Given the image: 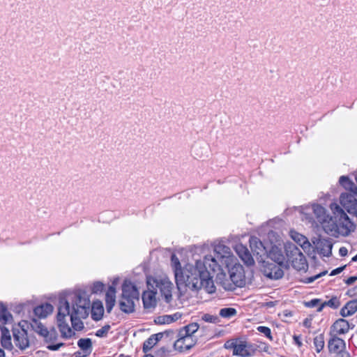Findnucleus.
Listing matches in <instances>:
<instances>
[{
    "label": "nucleus",
    "instance_id": "obj_1",
    "mask_svg": "<svg viewBox=\"0 0 357 357\" xmlns=\"http://www.w3.org/2000/svg\"><path fill=\"white\" fill-rule=\"evenodd\" d=\"M172 261L177 286L183 285L192 291L204 290L208 294L215 291L211 272L220 268L219 265L211 255H206L202 260H197L195 265H186L182 268L179 259L173 255Z\"/></svg>",
    "mask_w": 357,
    "mask_h": 357
},
{
    "label": "nucleus",
    "instance_id": "obj_2",
    "mask_svg": "<svg viewBox=\"0 0 357 357\" xmlns=\"http://www.w3.org/2000/svg\"><path fill=\"white\" fill-rule=\"evenodd\" d=\"M335 209L339 215L337 222H332L329 225H324V229L327 233H337L342 236H347L355 230L356 225L340 206L336 205Z\"/></svg>",
    "mask_w": 357,
    "mask_h": 357
},
{
    "label": "nucleus",
    "instance_id": "obj_3",
    "mask_svg": "<svg viewBox=\"0 0 357 357\" xmlns=\"http://www.w3.org/2000/svg\"><path fill=\"white\" fill-rule=\"evenodd\" d=\"M139 291L137 287L130 280H124L122 284V295L119 302L120 309L130 313L135 310V301H139Z\"/></svg>",
    "mask_w": 357,
    "mask_h": 357
},
{
    "label": "nucleus",
    "instance_id": "obj_4",
    "mask_svg": "<svg viewBox=\"0 0 357 357\" xmlns=\"http://www.w3.org/2000/svg\"><path fill=\"white\" fill-rule=\"evenodd\" d=\"M72 313L79 317L86 319L89 314L91 301L90 295L84 289H76L73 292Z\"/></svg>",
    "mask_w": 357,
    "mask_h": 357
},
{
    "label": "nucleus",
    "instance_id": "obj_5",
    "mask_svg": "<svg viewBox=\"0 0 357 357\" xmlns=\"http://www.w3.org/2000/svg\"><path fill=\"white\" fill-rule=\"evenodd\" d=\"M215 259L217 264L219 265L220 268L214 272L211 273V275L213 278V274L216 272L222 271V266L229 268L232 265L234 261H236V257L233 255L230 248L222 243H218L214 247Z\"/></svg>",
    "mask_w": 357,
    "mask_h": 357
},
{
    "label": "nucleus",
    "instance_id": "obj_6",
    "mask_svg": "<svg viewBox=\"0 0 357 357\" xmlns=\"http://www.w3.org/2000/svg\"><path fill=\"white\" fill-rule=\"evenodd\" d=\"M229 279L231 283L223 282V287L226 290H234L236 287H241L245 284V275L242 265L234 261L229 268Z\"/></svg>",
    "mask_w": 357,
    "mask_h": 357
},
{
    "label": "nucleus",
    "instance_id": "obj_7",
    "mask_svg": "<svg viewBox=\"0 0 357 357\" xmlns=\"http://www.w3.org/2000/svg\"><path fill=\"white\" fill-rule=\"evenodd\" d=\"M147 286L155 289H159L161 296L164 297L167 303H169L172 298L173 284L165 278H149L147 279Z\"/></svg>",
    "mask_w": 357,
    "mask_h": 357
},
{
    "label": "nucleus",
    "instance_id": "obj_8",
    "mask_svg": "<svg viewBox=\"0 0 357 357\" xmlns=\"http://www.w3.org/2000/svg\"><path fill=\"white\" fill-rule=\"evenodd\" d=\"M327 349L330 357H351L343 339L328 340Z\"/></svg>",
    "mask_w": 357,
    "mask_h": 357
},
{
    "label": "nucleus",
    "instance_id": "obj_9",
    "mask_svg": "<svg viewBox=\"0 0 357 357\" xmlns=\"http://www.w3.org/2000/svg\"><path fill=\"white\" fill-rule=\"evenodd\" d=\"M351 328L347 320L344 318L337 319L330 327L329 340L342 339L340 336L346 335Z\"/></svg>",
    "mask_w": 357,
    "mask_h": 357
},
{
    "label": "nucleus",
    "instance_id": "obj_10",
    "mask_svg": "<svg viewBox=\"0 0 357 357\" xmlns=\"http://www.w3.org/2000/svg\"><path fill=\"white\" fill-rule=\"evenodd\" d=\"M13 340L16 347L23 350L29 346V340L27 331L24 329V326L19 323L13 328Z\"/></svg>",
    "mask_w": 357,
    "mask_h": 357
},
{
    "label": "nucleus",
    "instance_id": "obj_11",
    "mask_svg": "<svg viewBox=\"0 0 357 357\" xmlns=\"http://www.w3.org/2000/svg\"><path fill=\"white\" fill-rule=\"evenodd\" d=\"M225 347L227 349H232L233 355L241 357H249L254 353V351L250 349V347L248 345L245 341H227Z\"/></svg>",
    "mask_w": 357,
    "mask_h": 357
},
{
    "label": "nucleus",
    "instance_id": "obj_12",
    "mask_svg": "<svg viewBox=\"0 0 357 357\" xmlns=\"http://www.w3.org/2000/svg\"><path fill=\"white\" fill-rule=\"evenodd\" d=\"M177 337L178 339L175 341L174 347L176 350L180 352L190 349L197 343V338L195 337L188 336V335H185V334L180 332H178Z\"/></svg>",
    "mask_w": 357,
    "mask_h": 357
},
{
    "label": "nucleus",
    "instance_id": "obj_13",
    "mask_svg": "<svg viewBox=\"0 0 357 357\" xmlns=\"http://www.w3.org/2000/svg\"><path fill=\"white\" fill-rule=\"evenodd\" d=\"M312 212L314 214L313 221L321 225L324 228V225H329L332 222V218L326 214V211L324 207L320 204L312 205Z\"/></svg>",
    "mask_w": 357,
    "mask_h": 357
},
{
    "label": "nucleus",
    "instance_id": "obj_14",
    "mask_svg": "<svg viewBox=\"0 0 357 357\" xmlns=\"http://www.w3.org/2000/svg\"><path fill=\"white\" fill-rule=\"evenodd\" d=\"M340 201L341 205L349 213L357 218V199L353 195L342 193L340 195Z\"/></svg>",
    "mask_w": 357,
    "mask_h": 357
},
{
    "label": "nucleus",
    "instance_id": "obj_15",
    "mask_svg": "<svg viewBox=\"0 0 357 357\" xmlns=\"http://www.w3.org/2000/svg\"><path fill=\"white\" fill-rule=\"evenodd\" d=\"M148 287V290L144 291L142 294V301L144 308L151 309L156 306L157 304V291L155 289H151Z\"/></svg>",
    "mask_w": 357,
    "mask_h": 357
},
{
    "label": "nucleus",
    "instance_id": "obj_16",
    "mask_svg": "<svg viewBox=\"0 0 357 357\" xmlns=\"http://www.w3.org/2000/svg\"><path fill=\"white\" fill-rule=\"evenodd\" d=\"M31 326L33 330L43 336L47 342H50L54 335V332H50L41 322L36 319H32Z\"/></svg>",
    "mask_w": 357,
    "mask_h": 357
},
{
    "label": "nucleus",
    "instance_id": "obj_17",
    "mask_svg": "<svg viewBox=\"0 0 357 357\" xmlns=\"http://www.w3.org/2000/svg\"><path fill=\"white\" fill-rule=\"evenodd\" d=\"M104 312V306L101 301L96 299L91 303L89 312H91V317L93 321H100L103 318Z\"/></svg>",
    "mask_w": 357,
    "mask_h": 357
},
{
    "label": "nucleus",
    "instance_id": "obj_18",
    "mask_svg": "<svg viewBox=\"0 0 357 357\" xmlns=\"http://www.w3.org/2000/svg\"><path fill=\"white\" fill-rule=\"evenodd\" d=\"M268 258L273 261L280 266H284L285 257L281 248L276 245H273L266 254Z\"/></svg>",
    "mask_w": 357,
    "mask_h": 357
},
{
    "label": "nucleus",
    "instance_id": "obj_19",
    "mask_svg": "<svg viewBox=\"0 0 357 357\" xmlns=\"http://www.w3.org/2000/svg\"><path fill=\"white\" fill-rule=\"evenodd\" d=\"M235 250L238 257L247 265H252L255 261L246 246L242 244H238L235 247Z\"/></svg>",
    "mask_w": 357,
    "mask_h": 357
},
{
    "label": "nucleus",
    "instance_id": "obj_20",
    "mask_svg": "<svg viewBox=\"0 0 357 357\" xmlns=\"http://www.w3.org/2000/svg\"><path fill=\"white\" fill-rule=\"evenodd\" d=\"M116 287L114 285H111L105 294V305L108 313L111 312L116 304Z\"/></svg>",
    "mask_w": 357,
    "mask_h": 357
},
{
    "label": "nucleus",
    "instance_id": "obj_21",
    "mask_svg": "<svg viewBox=\"0 0 357 357\" xmlns=\"http://www.w3.org/2000/svg\"><path fill=\"white\" fill-rule=\"evenodd\" d=\"M53 311V306L50 303L41 304L33 309L35 316L39 319L45 318Z\"/></svg>",
    "mask_w": 357,
    "mask_h": 357
},
{
    "label": "nucleus",
    "instance_id": "obj_22",
    "mask_svg": "<svg viewBox=\"0 0 357 357\" xmlns=\"http://www.w3.org/2000/svg\"><path fill=\"white\" fill-rule=\"evenodd\" d=\"M357 311V299H353L342 307L340 314L342 317H347L353 315Z\"/></svg>",
    "mask_w": 357,
    "mask_h": 357
},
{
    "label": "nucleus",
    "instance_id": "obj_23",
    "mask_svg": "<svg viewBox=\"0 0 357 357\" xmlns=\"http://www.w3.org/2000/svg\"><path fill=\"white\" fill-rule=\"evenodd\" d=\"M250 247L252 252L259 257L265 256L267 253L266 247L263 245L261 241L257 238H253L250 241Z\"/></svg>",
    "mask_w": 357,
    "mask_h": 357
},
{
    "label": "nucleus",
    "instance_id": "obj_24",
    "mask_svg": "<svg viewBox=\"0 0 357 357\" xmlns=\"http://www.w3.org/2000/svg\"><path fill=\"white\" fill-rule=\"evenodd\" d=\"M284 266H280L278 264H270L267 268L268 272H267L266 275L269 278L271 279H280L282 278L284 275L283 270L282 267Z\"/></svg>",
    "mask_w": 357,
    "mask_h": 357
},
{
    "label": "nucleus",
    "instance_id": "obj_25",
    "mask_svg": "<svg viewBox=\"0 0 357 357\" xmlns=\"http://www.w3.org/2000/svg\"><path fill=\"white\" fill-rule=\"evenodd\" d=\"M62 307L59 308V312L56 316L57 325L61 333L62 336H67V324L66 323V314L62 312Z\"/></svg>",
    "mask_w": 357,
    "mask_h": 357
},
{
    "label": "nucleus",
    "instance_id": "obj_26",
    "mask_svg": "<svg viewBox=\"0 0 357 357\" xmlns=\"http://www.w3.org/2000/svg\"><path fill=\"white\" fill-rule=\"evenodd\" d=\"M78 347L83 353V356H88L92 351V342L90 338H81L77 342Z\"/></svg>",
    "mask_w": 357,
    "mask_h": 357
},
{
    "label": "nucleus",
    "instance_id": "obj_27",
    "mask_svg": "<svg viewBox=\"0 0 357 357\" xmlns=\"http://www.w3.org/2000/svg\"><path fill=\"white\" fill-rule=\"evenodd\" d=\"M13 321V316L11 313L8 311L7 307L3 304L0 303V324L2 325H6Z\"/></svg>",
    "mask_w": 357,
    "mask_h": 357
},
{
    "label": "nucleus",
    "instance_id": "obj_28",
    "mask_svg": "<svg viewBox=\"0 0 357 357\" xmlns=\"http://www.w3.org/2000/svg\"><path fill=\"white\" fill-rule=\"evenodd\" d=\"M1 342L2 346L6 349H11L12 342L9 330L5 326H1Z\"/></svg>",
    "mask_w": 357,
    "mask_h": 357
},
{
    "label": "nucleus",
    "instance_id": "obj_29",
    "mask_svg": "<svg viewBox=\"0 0 357 357\" xmlns=\"http://www.w3.org/2000/svg\"><path fill=\"white\" fill-rule=\"evenodd\" d=\"M341 305V302L340 298L336 296H332V298L327 301L323 302L319 307L317 309V311L320 312L323 310L324 307L326 306H328L332 309H337Z\"/></svg>",
    "mask_w": 357,
    "mask_h": 357
},
{
    "label": "nucleus",
    "instance_id": "obj_30",
    "mask_svg": "<svg viewBox=\"0 0 357 357\" xmlns=\"http://www.w3.org/2000/svg\"><path fill=\"white\" fill-rule=\"evenodd\" d=\"M160 334H153L146 340L143 344L142 351L144 353H148L159 341L158 337Z\"/></svg>",
    "mask_w": 357,
    "mask_h": 357
},
{
    "label": "nucleus",
    "instance_id": "obj_31",
    "mask_svg": "<svg viewBox=\"0 0 357 357\" xmlns=\"http://www.w3.org/2000/svg\"><path fill=\"white\" fill-rule=\"evenodd\" d=\"M317 248L323 254L330 253L332 250V244L328 239H319L317 243Z\"/></svg>",
    "mask_w": 357,
    "mask_h": 357
},
{
    "label": "nucleus",
    "instance_id": "obj_32",
    "mask_svg": "<svg viewBox=\"0 0 357 357\" xmlns=\"http://www.w3.org/2000/svg\"><path fill=\"white\" fill-rule=\"evenodd\" d=\"M82 319H84L82 317H79L77 314L71 313L70 321H71V324H72V328L74 331H81L84 329V323L82 321Z\"/></svg>",
    "mask_w": 357,
    "mask_h": 357
},
{
    "label": "nucleus",
    "instance_id": "obj_33",
    "mask_svg": "<svg viewBox=\"0 0 357 357\" xmlns=\"http://www.w3.org/2000/svg\"><path fill=\"white\" fill-rule=\"evenodd\" d=\"M199 325L197 323H191L183 327L178 332L188 335V336L195 337L194 334L198 331Z\"/></svg>",
    "mask_w": 357,
    "mask_h": 357
},
{
    "label": "nucleus",
    "instance_id": "obj_34",
    "mask_svg": "<svg viewBox=\"0 0 357 357\" xmlns=\"http://www.w3.org/2000/svg\"><path fill=\"white\" fill-rule=\"evenodd\" d=\"M313 344L317 353H320L324 348V335L319 334L313 338Z\"/></svg>",
    "mask_w": 357,
    "mask_h": 357
},
{
    "label": "nucleus",
    "instance_id": "obj_35",
    "mask_svg": "<svg viewBox=\"0 0 357 357\" xmlns=\"http://www.w3.org/2000/svg\"><path fill=\"white\" fill-rule=\"evenodd\" d=\"M237 311L233 307H225L222 308L219 312V315L222 318L229 319L236 316Z\"/></svg>",
    "mask_w": 357,
    "mask_h": 357
},
{
    "label": "nucleus",
    "instance_id": "obj_36",
    "mask_svg": "<svg viewBox=\"0 0 357 357\" xmlns=\"http://www.w3.org/2000/svg\"><path fill=\"white\" fill-rule=\"evenodd\" d=\"M293 239L297 242L303 248L310 246V243L308 242L306 237L303 235H300L296 234V236H292Z\"/></svg>",
    "mask_w": 357,
    "mask_h": 357
},
{
    "label": "nucleus",
    "instance_id": "obj_37",
    "mask_svg": "<svg viewBox=\"0 0 357 357\" xmlns=\"http://www.w3.org/2000/svg\"><path fill=\"white\" fill-rule=\"evenodd\" d=\"M105 288V284L100 281L94 282L90 288L91 293L93 294H97L101 293Z\"/></svg>",
    "mask_w": 357,
    "mask_h": 357
},
{
    "label": "nucleus",
    "instance_id": "obj_38",
    "mask_svg": "<svg viewBox=\"0 0 357 357\" xmlns=\"http://www.w3.org/2000/svg\"><path fill=\"white\" fill-rule=\"evenodd\" d=\"M257 330L264 334L269 340L273 341V337L271 333V330L270 328L264 326H259L257 328Z\"/></svg>",
    "mask_w": 357,
    "mask_h": 357
},
{
    "label": "nucleus",
    "instance_id": "obj_39",
    "mask_svg": "<svg viewBox=\"0 0 357 357\" xmlns=\"http://www.w3.org/2000/svg\"><path fill=\"white\" fill-rule=\"evenodd\" d=\"M321 300L319 298H313L309 301L305 302L304 305L307 307H319L322 303Z\"/></svg>",
    "mask_w": 357,
    "mask_h": 357
},
{
    "label": "nucleus",
    "instance_id": "obj_40",
    "mask_svg": "<svg viewBox=\"0 0 357 357\" xmlns=\"http://www.w3.org/2000/svg\"><path fill=\"white\" fill-rule=\"evenodd\" d=\"M110 328L111 327L109 324L105 325L104 326H102V328H100V329L96 331V335L99 337H102L106 336L107 334L108 333Z\"/></svg>",
    "mask_w": 357,
    "mask_h": 357
},
{
    "label": "nucleus",
    "instance_id": "obj_41",
    "mask_svg": "<svg viewBox=\"0 0 357 357\" xmlns=\"http://www.w3.org/2000/svg\"><path fill=\"white\" fill-rule=\"evenodd\" d=\"M64 344L63 343H57V344H54L52 342H50L47 345V348L50 350H52V351H56L58 350L61 347L63 346Z\"/></svg>",
    "mask_w": 357,
    "mask_h": 357
},
{
    "label": "nucleus",
    "instance_id": "obj_42",
    "mask_svg": "<svg viewBox=\"0 0 357 357\" xmlns=\"http://www.w3.org/2000/svg\"><path fill=\"white\" fill-rule=\"evenodd\" d=\"M300 266H296V265H294V267H296L298 270L304 269L307 266L306 259L303 257V255L301 253V259H300Z\"/></svg>",
    "mask_w": 357,
    "mask_h": 357
},
{
    "label": "nucleus",
    "instance_id": "obj_43",
    "mask_svg": "<svg viewBox=\"0 0 357 357\" xmlns=\"http://www.w3.org/2000/svg\"><path fill=\"white\" fill-rule=\"evenodd\" d=\"M293 340H294V343L298 347H301L302 345H303V343H302V341H301V336L300 335H294L293 336Z\"/></svg>",
    "mask_w": 357,
    "mask_h": 357
},
{
    "label": "nucleus",
    "instance_id": "obj_44",
    "mask_svg": "<svg viewBox=\"0 0 357 357\" xmlns=\"http://www.w3.org/2000/svg\"><path fill=\"white\" fill-rule=\"evenodd\" d=\"M346 266H347V265H344V266L338 267V268L333 270L331 272L330 275L332 276V275H335L340 273L346 268Z\"/></svg>",
    "mask_w": 357,
    "mask_h": 357
},
{
    "label": "nucleus",
    "instance_id": "obj_45",
    "mask_svg": "<svg viewBox=\"0 0 357 357\" xmlns=\"http://www.w3.org/2000/svg\"><path fill=\"white\" fill-rule=\"evenodd\" d=\"M357 280V276H351L344 280L347 285H351Z\"/></svg>",
    "mask_w": 357,
    "mask_h": 357
},
{
    "label": "nucleus",
    "instance_id": "obj_46",
    "mask_svg": "<svg viewBox=\"0 0 357 357\" xmlns=\"http://www.w3.org/2000/svg\"><path fill=\"white\" fill-rule=\"evenodd\" d=\"M340 183L342 185H344V183H349V184L354 185V183L349 180V178L346 176H342L340 178Z\"/></svg>",
    "mask_w": 357,
    "mask_h": 357
},
{
    "label": "nucleus",
    "instance_id": "obj_47",
    "mask_svg": "<svg viewBox=\"0 0 357 357\" xmlns=\"http://www.w3.org/2000/svg\"><path fill=\"white\" fill-rule=\"evenodd\" d=\"M327 273V271H324L319 274H317L314 277H312V278H310L307 279V282H313L314 280H315L316 279L319 278V277H321V275H325L326 273Z\"/></svg>",
    "mask_w": 357,
    "mask_h": 357
},
{
    "label": "nucleus",
    "instance_id": "obj_48",
    "mask_svg": "<svg viewBox=\"0 0 357 357\" xmlns=\"http://www.w3.org/2000/svg\"><path fill=\"white\" fill-rule=\"evenodd\" d=\"M339 254L342 257H345L348 254V250L345 247H341L339 250Z\"/></svg>",
    "mask_w": 357,
    "mask_h": 357
},
{
    "label": "nucleus",
    "instance_id": "obj_49",
    "mask_svg": "<svg viewBox=\"0 0 357 357\" xmlns=\"http://www.w3.org/2000/svg\"><path fill=\"white\" fill-rule=\"evenodd\" d=\"M75 333L73 331V330L68 326V337H70L71 336L74 335Z\"/></svg>",
    "mask_w": 357,
    "mask_h": 357
},
{
    "label": "nucleus",
    "instance_id": "obj_50",
    "mask_svg": "<svg viewBox=\"0 0 357 357\" xmlns=\"http://www.w3.org/2000/svg\"><path fill=\"white\" fill-rule=\"evenodd\" d=\"M75 357H85L83 356V354H82L81 351H77L74 354Z\"/></svg>",
    "mask_w": 357,
    "mask_h": 357
},
{
    "label": "nucleus",
    "instance_id": "obj_51",
    "mask_svg": "<svg viewBox=\"0 0 357 357\" xmlns=\"http://www.w3.org/2000/svg\"><path fill=\"white\" fill-rule=\"evenodd\" d=\"M0 357H5V352L2 349H0Z\"/></svg>",
    "mask_w": 357,
    "mask_h": 357
},
{
    "label": "nucleus",
    "instance_id": "obj_52",
    "mask_svg": "<svg viewBox=\"0 0 357 357\" xmlns=\"http://www.w3.org/2000/svg\"><path fill=\"white\" fill-rule=\"evenodd\" d=\"M351 261L352 262L357 261V254L354 257H352Z\"/></svg>",
    "mask_w": 357,
    "mask_h": 357
},
{
    "label": "nucleus",
    "instance_id": "obj_53",
    "mask_svg": "<svg viewBox=\"0 0 357 357\" xmlns=\"http://www.w3.org/2000/svg\"><path fill=\"white\" fill-rule=\"evenodd\" d=\"M143 357H154L152 354H146Z\"/></svg>",
    "mask_w": 357,
    "mask_h": 357
},
{
    "label": "nucleus",
    "instance_id": "obj_54",
    "mask_svg": "<svg viewBox=\"0 0 357 357\" xmlns=\"http://www.w3.org/2000/svg\"><path fill=\"white\" fill-rule=\"evenodd\" d=\"M119 357H130V356L125 355L123 354H121Z\"/></svg>",
    "mask_w": 357,
    "mask_h": 357
},
{
    "label": "nucleus",
    "instance_id": "obj_55",
    "mask_svg": "<svg viewBox=\"0 0 357 357\" xmlns=\"http://www.w3.org/2000/svg\"><path fill=\"white\" fill-rule=\"evenodd\" d=\"M63 305H64L65 308L67 310V301H65L63 303Z\"/></svg>",
    "mask_w": 357,
    "mask_h": 357
},
{
    "label": "nucleus",
    "instance_id": "obj_56",
    "mask_svg": "<svg viewBox=\"0 0 357 357\" xmlns=\"http://www.w3.org/2000/svg\"><path fill=\"white\" fill-rule=\"evenodd\" d=\"M68 310H70V305L68 304ZM70 314V312L68 311V314Z\"/></svg>",
    "mask_w": 357,
    "mask_h": 357
}]
</instances>
